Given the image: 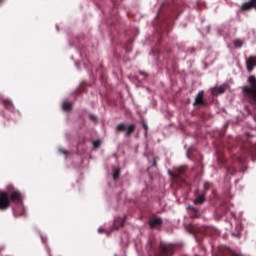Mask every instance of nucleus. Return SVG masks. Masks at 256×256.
<instances>
[{"mask_svg": "<svg viewBox=\"0 0 256 256\" xmlns=\"http://www.w3.org/2000/svg\"><path fill=\"white\" fill-rule=\"evenodd\" d=\"M194 105H205V92L203 90L197 94Z\"/></svg>", "mask_w": 256, "mask_h": 256, "instance_id": "9", "label": "nucleus"}, {"mask_svg": "<svg viewBox=\"0 0 256 256\" xmlns=\"http://www.w3.org/2000/svg\"><path fill=\"white\" fill-rule=\"evenodd\" d=\"M142 125H143V128L145 129V131H149V126L147 125V122L143 121Z\"/></svg>", "mask_w": 256, "mask_h": 256, "instance_id": "18", "label": "nucleus"}, {"mask_svg": "<svg viewBox=\"0 0 256 256\" xmlns=\"http://www.w3.org/2000/svg\"><path fill=\"white\" fill-rule=\"evenodd\" d=\"M196 198L194 199V205H203L205 203V191L196 192Z\"/></svg>", "mask_w": 256, "mask_h": 256, "instance_id": "7", "label": "nucleus"}, {"mask_svg": "<svg viewBox=\"0 0 256 256\" xmlns=\"http://www.w3.org/2000/svg\"><path fill=\"white\" fill-rule=\"evenodd\" d=\"M127 219V216L123 217H116L114 218V227L111 231H105L103 228H98V233H106V235H111L112 231H117L120 227H123L125 225V220Z\"/></svg>", "mask_w": 256, "mask_h": 256, "instance_id": "4", "label": "nucleus"}, {"mask_svg": "<svg viewBox=\"0 0 256 256\" xmlns=\"http://www.w3.org/2000/svg\"><path fill=\"white\" fill-rule=\"evenodd\" d=\"M254 67H255L254 65H247L248 73H251V71H253Z\"/></svg>", "mask_w": 256, "mask_h": 256, "instance_id": "17", "label": "nucleus"}, {"mask_svg": "<svg viewBox=\"0 0 256 256\" xmlns=\"http://www.w3.org/2000/svg\"><path fill=\"white\" fill-rule=\"evenodd\" d=\"M93 145L95 148H97L99 147V145H101V141L100 140L93 141Z\"/></svg>", "mask_w": 256, "mask_h": 256, "instance_id": "16", "label": "nucleus"}, {"mask_svg": "<svg viewBox=\"0 0 256 256\" xmlns=\"http://www.w3.org/2000/svg\"><path fill=\"white\" fill-rule=\"evenodd\" d=\"M147 247H148V249H151V243H148V245H147Z\"/></svg>", "mask_w": 256, "mask_h": 256, "instance_id": "26", "label": "nucleus"}, {"mask_svg": "<svg viewBox=\"0 0 256 256\" xmlns=\"http://www.w3.org/2000/svg\"><path fill=\"white\" fill-rule=\"evenodd\" d=\"M169 175L173 176V174L171 173V171H169Z\"/></svg>", "mask_w": 256, "mask_h": 256, "instance_id": "29", "label": "nucleus"}, {"mask_svg": "<svg viewBox=\"0 0 256 256\" xmlns=\"http://www.w3.org/2000/svg\"><path fill=\"white\" fill-rule=\"evenodd\" d=\"M161 225H163V219L161 218H152L149 220L150 229H157L158 227H161Z\"/></svg>", "mask_w": 256, "mask_h": 256, "instance_id": "8", "label": "nucleus"}, {"mask_svg": "<svg viewBox=\"0 0 256 256\" xmlns=\"http://www.w3.org/2000/svg\"><path fill=\"white\" fill-rule=\"evenodd\" d=\"M140 74L141 75H145V76L147 75V73H145V72H140Z\"/></svg>", "mask_w": 256, "mask_h": 256, "instance_id": "27", "label": "nucleus"}, {"mask_svg": "<svg viewBox=\"0 0 256 256\" xmlns=\"http://www.w3.org/2000/svg\"><path fill=\"white\" fill-rule=\"evenodd\" d=\"M60 153H63V155H69V151L67 150H63V149H59Z\"/></svg>", "mask_w": 256, "mask_h": 256, "instance_id": "21", "label": "nucleus"}, {"mask_svg": "<svg viewBox=\"0 0 256 256\" xmlns=\"http://www.w3.org/2000/svg\"><path fill=\"white\" fill-rule=\"evenodd\" d=\"M234 47H236V49H241V47H243V40L241 39L234 40Z\"/></svg>", "mask_w": 256, "mask_h": 256, "instance_id": "15", "label": "nucleus"}, {"mask_svg": "<svg viewBox=\"0 0 256 256\" xmlns=\"http://www.w3.org/2000/svg\"><path fill=\"white\" fill-rule=\"evenodd\" d=\"M173 255V245L160 243L159 249L154 253V256H171Z\"/></svg>", "mask_w": 256, "mask_h": 256, "instance_id": "5", "label": "nucleus"}, {"mask_svg": "<svg viewBox=\"0 0 256 256\" xmlns=\"http://www.w3.org/2000/svg\"><path fill=\"white\" fill-rule=\"evenodd\" d=\"M230 255L231 256H239V254L237 252H235V251H230Z\"/></svg>", "mask_w": 256, "mask_h": 256, "instance_id": "23", "label": "nucleus"}, {"mask_svg": "<svg viewBox=\"0 0 256 256\" xmlns=\"http://www.w3.org/2000/svg\"><path fill=\"white\" fill-rule=\"evenodd\" d=\"M157 166V159L154 158L153 167Z\"/></svg>", "mask_w": 256, "mask_h": 256, "instance_id": "24", "label": "nucleus"}, {"mask_svg": "<svg viewBox=\"0 0 256 256\" xmlns=\"http://www.w3.org/2000/svg\"><path fill=\"white\" fill-rule=\"evenodd\" d=\"M137 126L135 124L127 125L125 123H120L116 127V133H125V137H131L135 133Z\"/></svg>", "mask_w": 256, "mask_h": 256, "instance_id": "3", "label": "nucleus"}, {"mask_svg": "<svg viewBox=\"0 0 256 256\" xmlns=\"http://www.w3.org/2000/svg\"><path fill=\"white\" fill-rule=\"evenodd\" d=\"M0 103L5 107L8 111H15V107L13 106V102H11L8 98H3V96H0Z\"/></svg>", "mask_w": 256, "mask_h": 256, "instance_id": "6", "label": "nucleus"}, {"mask_svg": "<svg viewBox=\"0 0 256 256\" xmlns=\"http://www.w3.org/2000/svg\"><path fill=\"white\" fill-rule=\"evenodd\" d=\"M40 237H41L42 243H47V236H43L42 234H40Z\"/></svg>", "mask_w": 256, "mask_h": 256, "instance_id": "19", "label": "nucleus"}, {"mask_svg": "<svg viewBox=\"0 0 256 256\" xmlns=\"http://www.w3.org/2000/svg\"><path fill=\"white\" fill-rule=\"evenodd\" d=\"M232 237H236L237 239L241 238V233H232Z\"/></svg>", "mask_w": 256, "mask_h": 256, "instance_id": "20", "label": "nucleus"}, {"mask_svg": "<svg viewBox=\"0 0 256 256\" xmlns=\"http://www.w3.org/2000/svg\"><path fill=\"white\" fill-rule=\"evenodd\" d=\"M249 85L242 87V91L244 93L245 99H247L250 105H254V109L256 107V77L250 76L248 78Z\"/></svg>", "mask_w": 256, "mask_h": 256, "instance_id": "2", "label": "nucleus"}, {"mask_svg": "<svg viewBox=\"0 0 256 256\" xmlns=\"http://www.w3.org/2000/svg\"><path fill=\"white\" fill-rule=\"evenodd\" d=\"M187 209L188 211H191V217H194V219H197V217H201V212L199 211V209L193 206H188Z\"/></svg>", "mask_w": 256, "mask_h": 256, "instance_id": "11", "label": "nucleus"}, {"mask_svg": "<svg viewBox=\"0 0 256 256\" xmlns=\"http://www.w3.org/2000/svg\"><path fill=\"white\" fill-rule=\"evenodd\" d=\"M119 177H121V168L118 167L113 170L114 181H118Z\"/></svg>", "mask_w": 256, "mask_h": 256, "instance_id": "13", "label": "nucleus"}, {"mask_svg": "<svg viewBox=\"0 0 256 256\" xmlns=\"http://www.w3.org/2000/svg\"><path fill=\"white\" fill-rule=\"evenodd\" d=\"M246 65H256V56H250L246 60Z\"/></svg>", "mask_w": 256, "mask_h": 256, "instance_id": "14", "label": "nucleus"}, {"mask_svg": "<svg viewBox=\"0 0 256 256\" xmlns=\"http://www.w3.org/2000/svg\"><path fill=\"white\" fill-rule=\"evenodd\" d=\"M227 87H229L227 84H222L219 87H215L212 89V94L221 95L224 91H227Z\"/></svg>", "mask_w": 256, "mask_h": 256, "instance_id": "10", "label": "nucleus"}, {"mask_svg": "<svg viewBox=\"0 0 256 256\" xmlns=\"http://www.w3.org/2000/svg\"><path fill=\"white\" fill-rule=\"evenodd\" d=\"M90 119H91V121H97V116L91 114Z\"/></svg>", "mask_w": 256, "mask_h": 256, "instance_id": "22", "label": "nucleus"}, {"mask_svg": "<svg viewBox=\"0 0 256 256\" xmlns=\"http://www.w3.org/2000/svg\"><path fill=\"white\" fill-rule=\"evenodd\" d=\"M9 193L6 191H0V211H5L11 207L13 203L12 211L14 217H23L25 215V206L23 205V194L19 190H13Z\"/></svg>", "mask_w": 256, "mask_h": 256, "instance_id": "1", "label": "nucleus"}, {"mask_svg": "<svg viewBox=\"0 0 256 256\" xmlns=\"http://www.w3.org/2000/svg\"><path fill=\"white\" fill-rule=\"evenodd\" d=\"M145 137H147V130H145Z\"/></svg>", "mask_w": 256, "mask_h": 256, "instance_id": "28", "label": "nucleus"}, {"mask_svg": "<svg viewBox=\"0 0 256 256\" xmlns=\"http://www.w3.org/2000/svg\"><path fill=\"white\" fill-rule=\"evenodd\" d=\"M5 1H7V0H0V5H2L3 3H5Z\"/></svg>", "mask_w": 256, "mask_h": 256, "instance_id": "25", "label": "nucleus"}, {"mask_svg": "<svg viewBox=\"0 0 256 256\" xmlns=\"http://www.w3.org/2000/svg\"><path fill=\"white\" fill-rule=\"evenodd\" d=\"M63 111H71L73 109V102L64 101L62 104Z\"/></svg>", "mask_w": 256, "mask_h": 256, "instance_id": "12", "label": "nucleus"}]
</instances>
